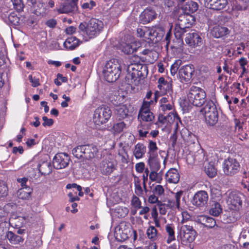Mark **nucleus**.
Segmentation results:
<instances>
[{"label":"nucleus","instance_id":"1","mask_svg":"<svg viewBox=\"0 0 249 249\" xmlns=\"http://www.w3.org/2000/svg\"><path fill=\"white\" fill-rule=\"evenodd\" d=\"M139 51L140 54L145 55V57L134 56L132 58L131 64L127 69V74L125 76V82L128 85H137L141 79L143 78L148 73V69L146 65L140 62L141 61L145 62L147 60V57L152 55L153 52L149 49H142Z\"/></svg>","mask_w":249,"mask_h":249},{"label":"nucleus","instance_id":"2","mask_svg":"<svg viewBox=\"0 0 249 249\" xmlns=\"http://www.w3.org/2000/svg\"><path fill=\"white\" fill-rule=\"evenodd\" d=\"M103 28V22L95 18L81 22L78 26L79 33L89 39L96 37L102 31Z\"/></svg>","mask_w":249,"mask_h":249},{"label":"nucleus","instance_id":"3","mask_svg":"<svg viewBox=\"0 0 249 249\" xmlns=\"http://www.w3.org/2000/svg\"><path fill=\"white\" fill-rule=\"evenodd\" d=\"M121 71V64L117 60L113 59L106 63L103 73L107 81L114 82L119 78Z\"/></svg>","mask_w":249,"mask_h":249},{"label":"nucleus","instance_id":"4","mask_svg":"<svg viewBox=\"0 0 249 249\" xmlns=\"http://www.w3.org/2000/svg\"><path fill=\"white\" fill-rule=\"evenodd\" d=\"M195 18L189 14H184L178 16V23L175 28V36L177 38H182L183 34L187 32V29L191 27L194 23Z\"/></svg>","mask_w":249,"mask_h":249},{"label":"nucleus","instance_id":"5","mask_svg":"<svg viewBox=\"0 0 249 249\" xmlns=\"http://www.w3.org/2000/svg\"><path fill=\"white\" fill-rule=\"evenodd\" d=\"M206 94L202 89L192 86L187 94V101L189 104L196 107H201L206 101Z\"/></svg>","mask_w":249,"mask_h":249},{"label":"nucleus","instance_id":"6","mask_svg":"<svg viewBox=\"0 0 249 249\" xmlns=\"http://www.w3.org/2000/svg\"><path fill=\"white\" fill-rule=\"evenodd\" d=\"M197 235V233L193 226L185 224L180 226L178 232V240L185 246L190 245L195 241Z\"/></svg>","mask_w":249,"mask_h":249},{"label":"nucleus","instance_id":"7","mask_svg":"<svg viewBox=\"0 0 249 249\" xmlns=\"http://www.w3.org/2000/svg\"><path fill=\"white\" fill-rule=\"evenodd\" d=\"M112 115V111L108 107L101 106L98 107L94 111L93 122L95 125L100 126L107 123Z\"/></svg>","mask_w":249,"mask_h":249},{"label":"nucleus","instance_id":"8","mask_svg":"<svg viewBox=\"0 0 249 249\" xmlns=\"http://www.w3.org/2000/svg\"><path fill=\"white\" fill-rule=\"evenodd\" d=\"M206 122L210 125L213 126L217 122L218 113L216 105L212 102L207 103L203 108Z\"/></svg>","mask_w":249,"mask_h":249},{"label":"nucleus","instance_id":"9","mask_svg":"<svg viewBox=\"0 0 249 249\" xmlns=\"http://www.w3.org/2000/svg\"><path fill=\"white\" fill-rule=\"evenodd\" d=\"M199 222L204 227L207 229H213L212 233L214 234L215 237H219L223 231V228L218 225L216 224V220L214 218L209 216H202L199 219Z\"/></svg>","mask_w":249,"mask_h":249},{"label":"nucleus","instance_id":"10","mask_svg":"<svg viewBox=\"0 0 249 249\" xmlns=\"http://www.w3.org/2000/svg\"><path fill=\"white\" fill-rule=\"evenodd\" d=\"M240 168V165L235 159L228 158L223 162V170L227 176H232L235 175L239 172Z\"/></svg>","mask_w":249,"mask_h":249},{"label":"nucleus","instance_id":"11","mask_svg":"<svg viewBox=\"0 0 249 249\" xmlns=\"http://www.w3.org/2000/svg\"><path fill=\"white\" fill-rule=\"evenodd\" d=\"M227 204L230 210L241 209L242 200L240 194L236 191H231L228 193Z\"/></svg>","mask_w":249,"mask_h":249},{"label":"nucleus","instance_id":"12","mask_svg":"<svg viewBox=\"0 0 249 249\" xmlns=\"http://www.w3.org/2000/svg\"><path fill=\"white\" fill-rule=\"evenodd\" d=\"M166 122H168L170 124L175 122L177 129H178L179 127V123L182 124L181 119L177 112H171L169 113L168 115L167 116H164L162 114H159L158 121L155 122L154 124H159V123L163 124H165Z\"/></svg>","mask_w":249,"mask_h":249},{"label":"nucleus","instance_id":"13","mask_svg":"<svg viewBox=\"0 0 249 249\" xmlns=\"http://www.w3.org/2000/svg\"><path fill=\"white\" fill-rule=\"evenodd\" d=\"M194 72L195 68L193 65H186L181 67L178 70V75L181 82H190Z\"/></svg>","mask_w":249,"mask_h":249},{"label":"nucleus","instance_id":"14","mask_svg":"<svg viewBox=\"0 0 249 249\" xmlns=\"http://www.w3.org/2000/svg\"><path fill=\"white\" fill-rule=\"evenodd\" d=\"M185 41L189 46L194 48L200 47L203 44L202 38L196 31L187 34Z\"/></svg>","mask_w":249,"mask_h":249},{"label":"nucleus","instance_id":"15","mask_svg":"<svg viewBox=\"0 0 249 249\" xmlns=\"http://www.w3.org/2000/svg\"><path fill=\"white\" fill-rule=\"evenodd\" d=\"M70 160V158L67 154L60 153L55 155L53 159V163L55 168L60 169L67 167Z\"/></svg>","mask_w":249,"mask_h":249},{"label":"nucleus","instance_id":"16","mask_svg":"<svg viewBox=\"0 0 249 249\" xmlns=\"http://www.w3.org/2000/svg\"><path fill=\"white\" fill-rule=\"evenodd\" d=\"M79 0H66L57 9L59 14H68L76 11L78 9Z\"/></svg>","mask_w":249,"mask_h":249},{"label":"nucleus","instance_id":"17","mask_svg":"<svg viewBox=\"0 0 249 249\" xmlns=\"http://www.w3.org/2000/svg\"><path fill=\"white\" fill-rule=\"evenodd\" d=\"M208 195L205 191L197 192L191 200L192 204L197 207H203L207 204Z\"/></svg>","mask_w":249,"mask_h":249},{"label":"nucleus","instance_id":"18","mask_svg":"<svg viewBox=\"0 0 249 249\" xmlns=\"http://www.w3.org/2000/svg\"><path fill=\"white\" fill-rule=\"evenodd\" d=\"M120 49L125 54H129L136 52L137 50H141L142 46L140 42H122L120 44Z\"/></svg>","mask_w":249,"mask_h":249},{"label":"nucleus","instance_id":"19","mask_svg":"<svg viewBox=\"0 0 249 249\" xmlns=\"http://www.w3.org/2000/svg\"><path fill=\"white\" fill-rule=\"evenodd\" d=\"M117 163L110 159H105L100 166L102 173L104 175H109L116 169Z\"/></svg>","mask_w":249,"mask_h":249},{"label":"nucleus","instance_id":"20","mask_svg":"<svg viewBox=\"0 0 249 249\" xmlns=\"http://www.w3.org/2000/svg\"><path fill=\"white\" fill-rule=\"evenodd\" d=\"M126 225H121L119 227L115 229L114 235L116 239L120 242H124L128 239L130 233V229L127 227L125 228Z\"/></svg>","mask_w":249,"mask_h":249},{"label":"nucleus","instance_id":"21","mask_svg":"<svg viewBox=\"0 0 249 249\" xmlns=\"http://www.w3.org/2000/svg\"><path fill=\"white\" fill-rule=\"evenodd\" d=\"M230 33L231 31L228 28L220 25L215 26L211 30V34L214 38L222 39L227 37Z\"/></svg>","mask_w":249,"mask_h":249},{"label":"nucleus","instance_id":"22","mask_svg":"<svg viewBox=\"0 0 249 249\" xmlns=\"http://www.w3.org/2000/svg\"><path fill=\"white\" fill-rule=\"evenodd\" d=\"M157 17L155 11L151 7L146 8L140 15V22L145 24L150 22Z\"/></svg>","mask_w":249,"mask_h":249},{"label":"nucleus","instance_id":"23","mask_svg":"<svg viewBox=\"0 0 249 249\" xmlns=\"http://www.w3.org/2000/svg\"><path fill=\"white\" fill-rule=\"evenodd\" d=\"M31 10L37 16H45L48 12L45 3L41 1H36L31 4Z\"/></svg>","mask_w":249,"mask_h":249},{"label":"nucleus","instance_id":"24","mask_svg":"<svg viewBox=\"0 0 249 249\" xmlns=\"http://www.w3.org/2000/svg\"><path fill=\"white\" fill-rule=\"evenodd\" d=\"M84 159H91L98 152V148L93 144L83 145Z\"/></svg>","mask_w":249,"mask_h":249},{"label":"nucleus","instance_id":"25","mask_svg":"<svg viewBox=\"0 0 249 249\" xmlns=\"http://www.w3.org/2000/svg\"><path fill=\"white\" fill-rule=\"evenodd\" d=\"M158 88L162 94H166L172 89L171 83L167 82L163 77H160L158 81Z\"/></svg>","mask_w":249,"mask_h":249},{"label":"nucleus","instance_id":"26","mask_svg":"<svg viewBox=\"0 0 249 249\" xmlns=\"http://www.w3.org/2000/svg\"><path fill=\"white\" fill-rule=\"evenodd\" d=\"M138 119L140 122L147 123V124L152 123V125L155 124V117L153 113L151 111H144L139 112Z\"/></svg>","mask_w":249,"mask_h":249},{"label":"nucleus","instance_id":"27","mask_svg":"<svg viewBox=\"0 0 249 249\" xmlns=\"http://www.w3.org/2000/svg\"><path fill=\"white\" fill-rule=\"evenodd\" d=\"M179 178V174L175 168H171L165 174V179L170 183L176 184L178 182Z\"/></svg>","mask_w":249,"mask_h":249},{"label":"nucleus","instance_id":"28","mask_svg":"<svg viewBox=\"0 0 249 249\" xmlns=\"http://www.w3.org/2000/svg\"><path fill=\"white\" fill-rule=\"evenodd\" d=\"M210 8L216 11L223 9L228 4L227 0H207Z\"/></svg>","mask_w":249,"mask_h":249},{"label":"nucleus","instance_id":"29","mask_svg":"<svg viewBox=\"0 0 249 249\" xmlns=\"http://www.w3.org/2000/svg\"><path fill=\"white\" fill-rule=\"evenodd\" d=\"M183 194V191L180 190L177 193H173L174 195V198L169 199L167 201V205L170 208H177L178 209L180 208V199Z\"/></svg>","mask_w":249,"mask_h":249},{"label":"nucleus","instance_id":"30","mask_svg":"<svg viewBox=\"0 0 249 249\" xmlns=\"http://www.w3.org/2000/svg\"><path fill=\"white\" fill-rule=\"evenodd\" d=\"M140 122L137 126L139 136L141 138H145L147 137L149 130L152 128L153 125L152 123L147 124L142 122Z\"/></svg>","mask_w":249,"mask_h":249},{"label":"nucleus","instance_id":"31","mask_svg":"<svg viewBox=\"0 0 249 249\" xmlns=\"http://www.w3.org/2000/svg\"><path fill=\"white\" fill-rule=\"evenodd\" d=\"M80 41L75 36L68 37L64 42V47L67 50H73L80 45Z\"/></svg>","mask_w":249,"mask_h":249},{"label":"nucleus","instance_id":"32","mask_svg":"<svg viewBox=\"0 0 249 249\" xmlns=\"http://www.w3.org/2000/svg\"><path fill=\"white\" fill-rule=\"evenodd\" d=\"M146 151V147L141 142L137 143L133 150V155L136 159H140L143 157Z\"/></svg>","mask_w":249,"mask_h":249},{"label":"nucleus","instance_id":"33","mask_svg":"<svg viewBox=\"0 0 249 249\" xmlns=\"http://www.w3.org/2000/svg\"><path fill=\"white\" fill-rule=\"evenodd\" d=\"M222 212V209L219 202L216 200H211L209 213L211 215L218 216Z\"/></svg>","mask_w":249,"mask_h":249},{"label":"nucleus","instance_id":"34","mask_svg":"<svg viewBox=\"0 0 249 249\" xmlns=\"http://www.w3.org/2000/svg\"><path fill=\"white\" fill-rule=\"evenodd\" d=\"M28 220V216H19L16 218H10V223L12 227L18 229L22 227Z\"/></svg>","mask_w":249,"mask_h":249},{"label":"nucleus","instance_id":"35","mask_svg":"<svg viewBox=\"0 0 249 249\" xmlns=\"http://www.w3.org/2000/svg\"><path fill=\"white\" fill-rule=\"evenodd\" d=\"M115 112L119 120H122L128 115L129 109L126 105H121L116 107Z\"/></svg>","mask_w":249,"mask_h":249},{"label":"nucleus","instance_id":"36","mask_svg":"<svg viewBox=\"0 0 249 249\" xmlns=\"http://www.w3.org/2000/svg\"><path fill=\"white\" fill-rule=\"evenodd\" d=\"M148 164L151 170L159 171L160 168L158 155L148 156Z\"/></svg>","mask_w":249,"mask_h":249},{"label":"nucleus","instance_id":"37","mask_svg":"<svg viewBox=\"0 0 249 249\" xmlns=\"http://www.w3.org/2000/svg\"><path fill=\"white\" fill-rule=\"evenodd\" d=\"M165 229L168 235L166 243L170 244L176 240L175 226L173 224H167Z\"/></svg>","mask_w":249,"mask_h":249},{"label":"nucleus","instance_id":"38","mask_svg":"<svg viewBox=\"0 0 249 249\" xmlns=\"http://www.w3.org/2000/svg\"><path fill=\"white\" fill-rule=\"evenodd\" d=\"M120 148L118 150V155L122 163L127 164L129 162V156L126 147L123 146V143L119 144Z\"/></svg>","mask_w":249,"mask_h":249},{"label":"nucleus","instance_id":"39","mask_svg":"<svg viewBox=\"0 0 249 249\" xmlns=\"http://www.w3.org/2000/svg\"><path fill=\"white\" fill-rule=\"evenodd\" d=\"M33 189L30 187H24L18 190V196L19 198L28 199L31 196Z\"/></svg>","mask_w":249,"mask_h":249},{"label":"nucleus","instance_id":"40","mask_svg":"<svg viewBox=\"0 0 249 249\" xmlns=\"http://www.w3.org/2000/svg\"><path fill=\"white\" fill-rule=\"evenodd\" d=\"M146 234L148 238L153 242L157 241L160 236V234L154 226H150L147 228Z\"/></svg>","mask_w":249,"mask_h":249},{"label":"nucleus","instance_id":"41","mask_svg":"<svg viewBox=\"0 0 249 249\" xmlns=\"http://www.w3.org/2000/svg\"><path fill=\"white\" fill-rule=\"evenodd\" d=\"M38 169L42 175H48L52 171L51 163L48 161H43L38 166Z\"/></svg>","mask_w":249,"mask_h":249},{"label":"nucleus","instance_id":"42","mask_svg":"<svg viewBox=\"0 0 249 249\" xmlns=\"http://www.w3.org/2000/svg\"><path fill=\"white\" fill-rule=\"evenodd\" d=\"M6 236L12 244H18L20 243H22L24 241V239L21 236L16 234L11 231H8Z\"/></svg>","mask_w":249,"mask_h":249},{"label":"nucleus","instance_id":"43","mask_svg":"<svg viewBox=\"0 0 249 249\" xmlns=\"http://www.w3.org/2000/svg\"><path fill=\"white\" fill-rule=\"evenodd\" d=\"M204 171L210 178H213L217 175V170L213 163L209 162L205 167Z\"/></svg>","mask_w":249,"mask_h":249},{"label":"nucleus","instance_id":"44","mask_svg":"<svg viewBox=\"0 0 249 249\" xmlns=\"http://www.w3.org/2000/svg\"><path fill=\"white\" fill-rule=\"evenodd\" d=\"M198 5L196 2L190 1L186 3L184 6V10L186 11V14H191L195 13L198 9Z\"/></svg>","mask_w":249,"mask_h":249},{"label":"nucleus","instance_id":"45","mask_svg":"<svg viewBox=\"0 0 249 249\" xmlns=\"http://www.w3.org/2000/svg\"><path fill=\"white\" fill-rule=\"evenodd\" d=\"M158 171L152 170L149 174V178L152 181L160 183L162 180L163 173L162 170L158 173Z\"/></svg>","mask_w":249,"mask_h":249},{"label":"nucleus","instance_id":"46","mask_svg":"<svg viewBox=\"0 0 249 249\" xmlns=\"http://www.w3.org/2000/svg\"><path fill=\"white\" fill-rule=\"evenodd\" d=\"M125 127L126 124L124 122H119L113 124L111 130L114 134H118L123 132Z\"/></svg>","mask_w":249,"mask_h":249},{"label":"nucleus","instance_id":"47","mask_svg":"<svg viewBox=\"0 0 249 249\" xmlns=\"http://www.w3.org/2000/svg\"><path fill=\"white\" fill-rule=\"evenodd\" d=\"M148 156L158 155L157 151L158 148L155 142L149 140L148 144Z\"/></svg>","mask_w":249,"mask_h":249},{"label":"nucleus","instance_id":"48","mask_svg":"<svg viewBox=\"0 0 249 249\" xmlns=\"http://www.w3.org/2000/svg\"><path fill=\"white\" fill-rule=\"evenodd\" d=\"M208 93L210 100L207 103L212 102L213 104L216 105L217 104V100L215 95V87L214 86L210 87L208 90Z\"/></svg>","mask_w":249,"mask_h":249},{"label":"nucleus","instance_id":"49","mask_svg":"<svg viewBox=\"0 0 249 249\" xmlns=\"http://www.w3.org/2000/svg\"><path fill=\"white\" fill-rule=\"evenodd\" d=\"M72 153L78 159H84L83 145H78L73 148Z\"/></svg>","mask_w":249,"mask_h":249},{"label":"nucleus","instance_id":"50","mask_svg":"<svg viewBox=\"0 0 249 249\" xmlns=\"http://www.w3.org/2000/svg\"><path fill=\"white\" fill-rule=\"evenodd\" d=\"M8 194V188L6 182L0 179V197L6 196Z\"/></svg>","mask_w":249,"mask_h":249},{"label":"nucleus","instance_id":"51","mask_svg":"<svg viewBox=\"0 0 249 249\" xmlns=\"http://www.w3.org/2000/svg\"><path fill=\"white\" fill-rule=\"evenodd\" d=\"M11 1L13 2L14 9L17 11L20 12L23 10L24 5L22 0H11Z\"/></svg>","mask_w":249,"mask_h":249},{"label":"nucleus","instance_id":"52","mask_svg":"<svg viewBox=\"0 0 249 249\" xmlns=\"http://www.w3.org/2000/svg\"><path fill=\"white\" fill-rule=\"evenodd\" d=\"M131 204L136 210H138L142 208V202L139 198L135 195H133L132 196Z\"/></svg>","mask_w":249,"mask_h":249},{"label":"nucleus","instance_id":"53","mask_svg":"<svg viewBox=\"0 0 249 249\" xmlns=\"http://www.w3.org/2000/svg\"><path fill=\"white\" fill-rule=\"evenodd\" d=\"M66 188L67 189H75L78 191V196H83L84 193L82 192V188L81 186L77 185L76 183H69L66 185Z\"/></svg>","mask_w":249,"mask_h":249},{"label":"nucleus","instance_id":"54","mask_svg":"<svg viewBox=\"0 0 249 249\" xmlns=\"http://www.w3.org/2000/svg\"><path fill=\"white\" fill-rule=\"evenodd\" d=\"M240 210V209L231 210V211L229 217L231 218V222H234L240 218L241 216Z\"/></svg>","mask_w":249,"mask_h":249},{"label":"nucleus","instance_id":"55","mask_svg":"<svg viewBox=\"0 0 249 249\" xmlns=\"http://www.w3.org/2000/svg\"><path fill=\"white\" fill-rule=\"evenodd\" d=\"M248 48L249 49V41H247L246 43L241 42L237 47V53L241 55L243 53L242 51H245L246 49Z\"/></svg>","mask_w":249,"mask_h":249},{"label":"nucleus","instance_id":"56","mask_svg":"<svg viewBox=\"0 0 249 249\" xmlns=\"http://www.w3.org/2000/svg\"><path fill=\"white\" fill-rule=\"evenodd\" d=\"M211 195L212 197V200L214 198L219 199L221 196V191L219 189L213 187L211 188Z\"/></svg>","mask_w":249,"mask_h":249},{"label":"nucleus","instance_id":"57","mask_svg":"<svg viewBox=\"0 0 249 249\" xmlns=\"http://www.w3.org/2000/svg\"><path fill=\"white\" fill-rule=\"evenodd\" d=\"M68 78L67 77L63 76L61 73H58L57 74V78L55 79L54 82L55 85L59 86L62 84V83L67 82Z\"/></svg>","mask_w":249,"mask_h":249},{"label":"nucleus","instance_id":"58","mask_svg":"<svg viewBox=\"0 0 249 249\" xmlns=\"http://www.w3.org/2000/svg\"><path fill=\"white\" fill-rule=\"evenodd\" d=\"M8 19L14 25H18L19 23V18L14 13H12L9 15Z\"/></svg>","mask_w":249,"mask_h":249},{"label":"nucleus","instance_id":"59","mask_svg":"<svg viewBox=\"0 0 249 249\" xmlns=\"http://www.w3.org/2000/svg\"><path fill=\"white\" fill-rule=\"evenodd\" d=\"M152 192L154 194L160 196L164 194V189L162 185H157L153 188Z\"/></svg>","mask_w":249,"mask_h":249},{"label":"nucleus","instance_id":"60","mask_svg":"<svg viewBox=\"0 0 249 249\" xmlns=\"http://www.w3.org/2000/svg\"><path fill=\"white\" fill-rule=\"evenodd\" d=\"M159 209L160 213L162 215H164L167 212L166 207L168 206L166 204L162 203V202H159L157 205Z\"/></svg>","mask_w":249,"mask_h":249},{"label":"nucleus","instance_id":"61","mask_svg":"<svg viewBox=\"0 0 249 249\" xmlns=\"http://www.w3.org/2000/svg\"><path fill=\"white\" fill-rule=\"evenodd\" d=\"M96 2L94 1L90 0L89 2L84 3L82 5L81 7L84 9H89V10H91L94 7L96 6Z\"/></svg>","mask_w":249,"mask_h":249},{"label":"nucleus","instance_id":"62","mask_svg":"<svg viewBox=\"0 0 249 249\" xmlns=\"http://www.w3.org/2000/svg\"><path fill=\"white\" fill-rule=\"evenodd\" d=\"M144 173L142 175V184L144 189L146 188V182L148 180V177L149 176V169L146 168L144 171Z\"/></svg>","mask_w":249,"mask_h":249},{"label":"nucleus","instance_id":"63","mask_svg":"<svg viewBox=\"0 0 249 249\" xmlns=\"http://www.w3.org/2000/svg\"><path fill=\"white\" fill-rule=\"evenodd\" d=\"M145 169V164L143 162H140L135 164V170L138 173H142Z\"/></svg>","mask_w":249,"mask_h":249},{"label":"nucleus","instance_id":"64","mask_svg":"<svg viewBox=\"0 0 249 249\" xmlns=\"http://www.w3.org/2000/svg\"><path fill=\"white\" fill-rule=\"evenodd\" d=\"M68 195L70 198V201L71 202H73L75 201H79L80 200V198L78 197V196H77V192H69Z\"/></svg>","mask_w":249,"mask_h":249}]
</instances>
